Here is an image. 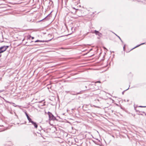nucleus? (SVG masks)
<instances>
[{
	"mask_svg": "<svg viewBox=\"0 0 146 146\" xmlns=\"http://www.w3.org/2000/svg\"><path fill=\"white\" fill-rule=\"evenodd\" d=\"M9 47V46H3L1 47H0V54L6 51Z\"/></svg>",
	"mask_w": 146,
	"mask_h": 146,
	"instance_id": "1",
	"label": "nucleus"
},
{
	"mask_svg": "<svg viewBox=\"0 0 146 146\" xmlns=\"http://www.w3.org/2000/svg\"><path fill=\"white\" fill-rule=\"evenodd\" d=\"M48 115L49 119L50 120H56L55 117L52 114L51 112L48 111Z\"/></svg>",
	"mask_w": 146,
	"mask_h": 146,
	"instance_id": "2",
	"label": "nucleus"
},
{
	"mask_svg": "<svg viewBox=\"0 0 146 146\" xmlns=\"http://www.w3.org/2000/svg\"><path fill=\"white\" fill-rule=\"evenodd\" d=\"M88 89L86 90H82L78 92H72L70 93V94L73 95H77L82 94L83 92H84L85 91L88 90Z\"/></svg>",
	"mask_w": 146,
	"mask_h": 146,
	"instance_id": "3",
	"label": "nucleus"
},
{
	"mask_svg": "<svg viewBox=\"0 0 146 146\" xmlns=\"http://www.w3.org/2000/svg\"><path fill=\"white\" fill-rule=\"evenodd\" d=\"M52 13V12H51L50 14H48L46 17H45L44 18L42 19V20H41L39 21V22L42 21L46 20H48L50 18V17H51L50 14L51 13Z\"/></svg>",
	"mask_w": 146,
	"mask_h": 146,
	"instance_id": "4",
	"label": "nucleus"
},
{
	"mask_svg": "<svg viewBox=\"0 0 146 146\" xmlns=\"http://www.w3.org/2000/svg\"><path fill=\"white\" fill-rule=\"evenodd\" d=\"M94 33H95L96 35H98L100 37H101L102 36V34L101 33H100L98 31L96 30L94 31Z\"/></svg>",
	"mask_w": 146,
	"mask_h": 146,
	"instance_id": "5",
	"label": "nucleus"
},
{
	"mask_svg": "<svg viewBox=\"0 0 146 146\" xmlns=\"http://www.w3.org/2000/svg\"><path fill=\"white\" fill-rule=\"evenodd\" d=\"M52 39H50L49 40H45V41H44V40H37L35 41V42H49Z\"/></svg>",
	"mask_w": 146,
	"mask_h": 146,
	"instance_id": "6",
	"label": "nucleus"
},
{
	"mask_svg": "<svg viewBox=\"0 0 146 146\" xmlns=\"http://www.w3.org/2000/svg\"><path fill=\"white\" fill-rule=\"evenodd\" d=\"M31 123L33 125L35 128H37L38 127V125L36 122H34L33 121Z\"/></svg>",
	"mask_w": 146,
	"mask_h": 146,
	"instance_id": "7",
	"label": "nucleus"
},
{
	"mask_svg": "<svg viewBox=\"0 0 146 146\" xmlns=\"http://www.w3.org/2000/svg\"><path fill=\"white\" fill-rule=\"evenodd\" d=\"M145 43H141V44H140L139 45H137L135 47H134V48H133V49H132V50L133 49H134L137 47H139V46H140L141 45H143V44H145Z\"/></svg>",
	"mask_w": 146,
	"mask_h": 146,
	"instance_id": "8",
	"label": "nucleus"
},
{
	"mask_svg": "<svg viewBox=\"0 0 146 146\" xmlns=\"http://www.w3.org/2000/svg\"><path fill=\"white\" fill-rule=\"evenodd\" d=\"M28 120L29 122V123H32V122H33V121L29 117L28 119Z\"/></svg>",
	"mask_w": 146,
	"mask_h": 146,
	"instance_id": "9",
	"label": "nucleus"
},
{
	"mask_svg": "<svg viewBox=\"0 0 146 146\" xmlns=\"http://www.w3.org/2000/svg\"><path fill=\"white\" fill-rule=\"evenodd\" d=\"M3 98V99H4V100L6 102H7V103H9L10 104H15L14 103H12V102H9L8 101H7L6 100H5V99L4 98Z\"/></svg>",
	"mask_w": 146,
	"mask_h": 146,
	"instance_id": "10",
	"label": "nucleus"
},
{
	"mask_svg": "<svg viewBox=\"0 0 146 146\" xmlns=\"http://www.w3.org/2000/svg\"><path fill=\"white\" fill-rule=\"evenodd\" d=\"M115 34L118 38H119V39L120 40L121 42L122 43H123V41L122 40L121 38H120V37L119 36L116 34Z\"/></svg>",
	"mask_w": 146,
	"mask_h": 146,
	"instance_id": "11",
	"label": "nucleus"
},
{
	"mask_svg": "<svg viewBox=\"0 0 146 146\" xmlns=\"http://www.w3.org/2000/svg\"><path fill=\"white\" fill-rule=\"evenodd\" d=\"M92 141L96 144H98V145H101L100 144L98 143V142H97V141H95L94 140H92Z\"/></svg>",
	"mask_w": 146,
	"mask_h": 146,
	"instance_id": "12",
	"label": "nucleus"
},
{
	"mask_svg": "<svg viewBox=\"0 0 146 146\" xmlns=\"http://www.w3.org/2000/svg\"><path fill=\"white\" fill-rule=\"evenodd\" d=\"M31 37V36L30 35H28L27 36V39H29V40L30 39Z\"/></svg>",
	"mask_w": 146,
	"mask_h": 146,
	"instance_id": "13",
	"label": "nucleus"
},
{
	"mask_svg": "<svg viewBox=\"0 0 146 146\" xmlns=\"http://www.w3.org/2000/svg\"><path fill=\"white\" fill-rule=\"evenodd\" d=\"M78 17L79 16H77V17H72V18H74V19H77L78 18Z\"/></svg>",
	"mask_w": 146,
	"mask_h": 146,
	"instance_id": "14",
	"label": "nucleus"
},
{
	"mask_svg": "<svg viewBox=\"0 0 146 146\" xmlns=\"http://www.w3.org/2000/svg\"><path fill=\"white\" fill-rule=\"evenodd\" d=\"M129 89V88L128 89H126V90H124V91H123L122 92V94L123 95V94H124V92H125V91H126V90H128V89Z\"/></svg>",
	"mask_w": 146,
	"mask_h": 146,
	"instance_id": "15",
	"label": "nucleus"
},
{
	"mask_svg": "<svg viewBox=\"0 0 146 146\" xmlns=\"http://www.w3.org/2000/svg\"><path fill=\"white\" fill-rule=\"evenodd\" d=\"M139 107H141V108H145L146 107V106H139Z\"/></svg>",
	"mask_w": 146,
	"mask_h": 146,
	"instance_id": "16",
	"label": "nucleus"
},
{
	"mask_svg": "<svg viewBox=\"0 0 146 146\" xmlns=\"http://www.w3.org/2000/svg\"><path fill=\"white\" fill-rule=\"evenodd\" d=\"M101 83V82L100 81H97L95 82V83Z\"/></svg>",
	"mask_w": 146,
	"mask_h": 146,
	"instance_id": "17",
	"label": "nucleus"
},
{
	"mask_svg": "<svg viewBox=\"0 0 146 146\" xmlns=\"http://www.w3.org/2000/svg\"><path fill=\"white\" fill-rule=\"evenodd\" d=\"M125 44L123 47V50H125Z\"/></svg>",
	"mask_w": 146,
	"mask_h": 146,
	"instance_id": "18",
	"label": "nucleus"
},
{
	"mask_svg": "<svg viewBox=\"0 0 146 146\" xmlns=\"http://www.w3.org/2000/svg\"><path fill=\"white\" fill-rule=\"evenodd\" d=\"M27 117V119L29 118V117H30L29 116V115H27V116H26Z\"/></svg>",
	"mask_w": 146,
	"mask_h": 146,
	"instance_id": "19",
	"label": "nucleus"
},
{
	"mask_svg": "<svg viewBox=\"0 0 146 146\" xmlns=\"http://www.w3.org/2000/svg\"><path fill=\"white\" fill-rule=\"evenodd\" d=\"M27 117V119L29 118V117H30L29 116V115H27V116H26Z\"/></svg>",
	"mask_w": 146,
	"mask_h": 146,
	"instance_id": "20",
	"label": "nucleus"
},
{
	"mask_svg": "<svg viewBox=\"0 0 146 146\" xmlns=\"http://www.w3.org/2000/svg\"><path fill=\"white\" fill-rule=\"evenodd\" d=\"M25 114L26 116H27V115H28V114L27 113V112H25Z\"/></svg>",
	"mask_w": 146,
	"mask_h": 146,
	"instance_id": "21",
	"label": "nucleus"
},
{
	"mask_svg": "<svg viewBox=\"0 0 146 146\" xmlns=\"http://www.w3.org/2000/svg\"><path fill=\"white\" fill-rule=\"evenodd\" d=\"M135 110L137 112H140V111H139L138 110H136V109H135Z\"/></svg>",
	"mask_w": 146,
	"mask_h": 146,
	"instance_id": "22",
	"label": "nucleus"
},
{
	"mask_svg": "<svg viewBox=\"0 0 146 146\" xmlns=\"http://www.w3.org/2000/svg\"><path fill=\"white\" fill-rule=\"evenodd\" d=\"M31 39H33L34 38V37H33V36H31Z\"/></svg>",
	"mask_w": 146,
	"mask_h": 146,
	"instance_id": "23",
	"label": "nucleus"
},
{
	"mask_svg": "<svg viewBox=\"0 0 146 146\" xmlns=\"http://www.w3.org/2000/svg\"><path fill=\"white\" fill-rule=\"evenodd\" d=\"M65 92L66 93H68L69 92V91H65Z\"/></svg>",
	"mask_w": 146,
	"mask_h": 146,
	"instance_id": "24",
	"label": "nucleus"
},
{
	"mask_svg": "<svg viewBox=\"0 0 146 146\" xmlns=\"http://www.w3.org/2000/svg\"><path fill=\"white\" fill-rule=\"evenodd\" d=\"M141 112L142 113H145V112L144 111H141Z\"/></svg>",
	"mask_w": 146,
	"mask_h": 146,
	"instance_id": "25",
	"label": "nucleus"
},
{
	"mask_svg": "<svg viewBox=\"0 0 146 146\" xmlns=\"http://www.w3.org/2000/svg\"><path fill=\"white\" fill-rule=\"evenodd\" d=\"M96 139V140H97L98 141V142H100V140H98V139Z\"/></svg>",
	"mask_w": 146,
	"mask_h": 146,
	"instance_id": "26",
	"label": "nucleus"
},
{
	"mask_svg": "<svg viewBox=\"0 0 146 146\" xmlns=\"http://www.w3.org/2000/svg\"><path fill=\"white\" fill-rule=\"evenodd\" d=\"M139 115H142L143 114H138Z\"/></svg>",
	"mask_w": 146,
	"mask_h": 146,
	"instance_id": "27",
	"label": "nucleus"
},
{
	"mask_svg": "<svg viewBox=\"0 0 146 146\" xmlns=\"http://www.w3.org/2000/svg\"><path fill=\"white\" fill-rule=\"evenodd\" d=\"M98 86H97V90H98Z\"/></svg>",
	"mask_w": 146,
	"mask_h": 146,
	"instance_id": "28",
	"label": "nucleus"
},
{
	"mask_svg": "<svg viewBox=\"0 0 146 146\" xmlns=\"http://www.w3.org/2000/svg\"><path fill=\"white\" fill-rule=\"evenodd\" d=\"M3 91V90H0V92H2Z\"/></svg>",
	"mask_w": 146,
	"mask_h": 146,
	"instance_id": "29",
	"label": "nucleus"
},
{
	"mask_svg": "<svg viewBox=\"0 0 146 146\" xmlns=\"http://www.w3.org/2000/svg\"><path fill=\"white\" fill-rule=\"evenodd\" d=\"M129 100H127V102H129Z\"/></svg>",
	"mask_w": 146,
	"mask_h": 146,
	"instance_id": "30",
	"label": "nucleus"
},
{
	"mask_svg": "<svg viewBox=\"0 0 146 146\" xmlns=\"http://www.w3.org/2000/svg\"><path fill=\"white\" fill-rule=\"evenodd\" d=\"M1 54H0V57H1Z\"/></svg>",
	"mask_w": 146,
	"mask_h": 146,
	"instance_id": "31",
	"label": "nucleus"
},
{
	"mask_svg": "<svg viewBox=\"0 0 146 146\" xmlns=\"http://www.w3.org/2000/svg\"><path fill=\"white\" fill-rule=\"evenodd\" d=\"M33 42V41H31V43L32 42Z\"/></svg>",
	"mask_w": 146,
	"mask_h": 146,
	"instance_id": "32",
	"label": "nucleus"
},
{
	"mask_svg": "<svg viewBox=\"0 0 146 146\" xmlns=\"http://www.w3.org/2000/svg\"><path fill=\"white\" fill-rule=\"evenodd\" d=\"M73 8V9H75V10H76V9H75V8H74V7Z\"/></svg>",
	"mask_w": 146,
	"mask_h": 146,
	"instance_id": "33",
	"label": "nucleus"
},
{
	"mask_svg": "<svg viewBox=\"0 0 146 146\" xmlns=\"http://www.w3.org/2000/svg\"><path fill=\"white\" fill-rule=\"evenodd\" d=\"M77 74V73H75V75Z\"/></svg>",
	"mask_w": 146,
	"mask_h": 146,
	"instance_id": "34",
	"label": "nucleus"
},
{
	"mask_svg": "<svg viewBox=\"0 0 146 146\" xmlns=\"http://www.w3.org/2000/svg\"><path fill=\"white\" fill-rule=\"evenodd\" d=\"M85 88H87V86H85Z\"/></svg>",
	"mask_w": 146,
	"mask_h": 146,
	"instance_id": "35",
	"label": "nucleus"
},
{
	"mask_svg": "<svg viewBox=\"0 0 146 146\" xmlns=\"http://www.w3.org/2000/svg\"><path fill=\"white\" fill-rule=\"evenodd\" d=\"M145 115H146V113H145Z\"/></svg>",
	"mask_w": 146,
	"mask_h": 146,
	"instance_id": "36",
	"label": "nucleus"
},
{
	"mask_svg": "<svg viewBox=\"0 0 146 146\" xmlns=\"http://www.w3.org/2000/svg\"><path fill=\"white\" fill-rule=\"evenodd\" d=\"M14 106L15 107H16V106H14Z\"/></svg>",
	"mask_w": 146,
	"mask_h": 146,
	"instance_id": "37",
	"label": "nucleus"
},
{
	"mask_svg": "<svg viewBox=\"0 0 146 146\" xmlns=\"http://www.w3.org/2000/svg\"><path fill=\"white\" fill-rule=\"evenodd\" d=\"M0 97H1L0 96Z\"/></svg>",
	"mask_w": 146,
	"mask_h": 146,
	"instance_id": "38",
	"label": "nucleus"
}]
</instances>
